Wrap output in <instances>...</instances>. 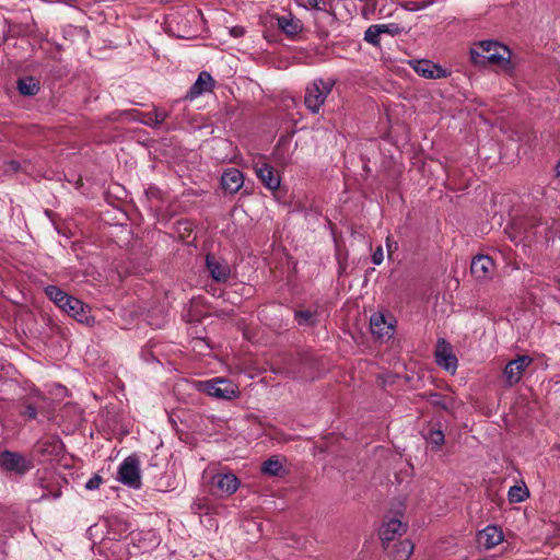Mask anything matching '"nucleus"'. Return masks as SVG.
I'll use <instances>...</instances> for the list:
<instances>
[{
  "instance_id": "f257e3e1",
  "label": "nucleus",
  "mask_w": 560,
  "mask_h": 560,
  "mask_svg": "<svg viewBox=\"0 0 560 560\" xmlns=\"http://www.w3.org/2000/svg\"><path fill=\"white\" fill-rule=\"evenodd\" d=\"M510 49L497 42L483 40L470 48V59L475 65H505L510 61Z\"/></svg>"
},
{
  "instance_id": "f03ea898",
  "label": "nucleus",
  "mask_w": 560,
  "mask_h": 560,
  "mask_svg": "<svg viewBox=\"0 0 560 560\" xmlns=\"http://www.w3.org/2000/svg\"><path fill=\"white\" fill-rule=\"evenodd\" d=\"M196 388L213 398L222 400H232L240 396L238 386L229 378L214 377L207 381H198Z\"/></svg>"
},
{
  "instance_id": "7ed1b4c3",
  "label": "nucleus",
  "mask_w": 560,
  "mask_h": 560,
  "mask_svg": "<svg viewBox=\"0 0 560 560\" xmlns=\"http://www.w3.org/2000/svg\"><path fill=\"white\" fill-rule=\"evenodd\" d=\"M335 82L331 80H315L307 85L304 96V104L312 113L317 114L326 97L330 94Z\"/></svg>"
},
{
  "instance_id": "20e7f679",
  "label": "nucleus",
  "mask_w": 560,
  "mask_h": 560,
  "mask_svg": "<svg viewBox=\"0 0 560 560\" xmlns=\"http://www.w3.org/2000/svg\"><path fill=\"white\" fill-rule=\"evenodd\" d=\"M118 480L133 489L141 487L140 462L135 455L124 459L118 468Z\"/></svg>"
},
{
  "instance_id": "39448f33",
  "label": "nucleus",
  "mask_w": 560,
  "mask_h": 560,
  "mask_svg": "<svg viewBox=\"0 0 560 560\" xmlns=\"http://www.w3.org/2000/svg\"><path fill=\"white\" fill-rule=\"evenodd\" d=\"M0 467L9 472L24 475L33 467V463L21 453L3 451L0 453Z\"/></svg>"
},
{
  "instance_id": "423d86ee",
  "label": "nucleus",
  "mask_w": 560,
  "mask_h": 560,
  "mask_svg": "<svg viewBox=\"0 0 560 560\" xmlns=\"http://www.w3.org/2000/svg\"><path fill=\"white\" fill-rule=\"evenodd\" d=\"M533 363V358L526 354H518L515 359L509 361L503 370V375L508 385L517 384L525 370Z\"/></svg>"
},
{
  "instance_id": "0eeeda50",
  "label": "nucleus",
  "mask_w": 560,
  "mask_h": 560,
  "mask_svg": "<svg viewBox=\"0 0 560 560\" xmlns=\"http://www.w3.org/2000/svg\"><path fill=\"white\" fill-rule=\"evenodd\" d=\"M255 172L264 186L277 196L280 188V174L261 160L255 164Z\"/></svg>"
},
{
  "instance_id": "6e6552de",
  "label": "nucleus",
  "mask_w": 560,
  "mask_h": 560,
  "mask_svg": "<svg viewBox=\"0 0 560 560\" xmlns=\"http://www.w3.org/2000/svg\"><path fill=\"white\" fill-rule=\"evenodd\" d=\"M471 276L479 282L487 281L492 278L494 272V261L488 255H477L470 264Z\"/></svg>"
},
{
  "instance_id": "1a4fd4ad",
  "label": "nucleus",
  "mask_w": 560,
  "mask_h": 560,
  "mask_svg": "<svg viewBox=\"0 0 560 560\" xmlns=\"http://www.w3.org/2000/svg\"><path fill=\"white\" fill-rule=\"evenodd\" d=\"M435 362L439 366L451 373H455L457 369V358L453 353L451 345L444 339H439L435 349Z\"/></svg>"
},
{
  "instance_id": "9d476101",
  "label": "nucleus",
  "mask_w": 560,
  "mask_h": 560,
  "mask_svg": "<svg viewBox=\"0 0 560 560\" xmlns=\"http://www.w3.org/2000/svg\"><path fill=\"white\" fill-rule=\"evenodd\" d=\"M406 532V524L398 518H389L385 521L380 529V538L382 540L384 549H388L396 536H401Z\"/></svg>"
},
{
  "instance_id": "9b49d317",
  "label": "nucleus",
  "mask_w": 560,
  "mask_h": 560,
  "mask_svg": "<svg viewBox=\"0 0 560 560\" xmlns=\"http://www.w3.org/2000/svg\"><path fill=\"white\" fill-rule=\"evenodd\" d=\"M410 63L413 70L425 79H442L448 75L445 69L430 60H416Z\"/></svg>"
},
{
  "instance_id": "f8f14e48",
  "label": "nucleus",
  "mask_w": 560,
  "mask_h": 560,
  "mask_svg": "<svg viewBox=\"0 0 560 560\" xmlns=\"http://www.w3.org/2000/svg\"><path fill=\"white\" fill-rule=\"evenodd\" d=\"M206 265L213 280L217 282L229 280L231 268L225 260L218 259L213 255H207Z\"/></svg>"
},
{
  "instance_id": "ddd939ff",
  "label": "nucleus",
  "mask_w": 560,
  "mask_h": 560,
  "mask_svg": "<svg viewBox=\"0 0 560 560\" xmlns=\"http://www.w3.org/2000/svg\"><path fill=\"white\" fill-rule=\"evenodd\" d=\"M212 483L217 488L219 495H231L240 487L237 477L232 472L217 474L212 479Z\"/></svg>"
},
{
  "instance_id": "4468645a",
  "label": "nucleus",
  "mask_w": 560,
  "mask_h": 560,
  "mask_svg": "<svg viewBox=\"0 0 560 560\" xmlns=\"http://www.w3.org/2000/svg\"><path fill=\"white\" fill-rule=\"evenodd\" d=\"M46 402V397L39 393L36 392L32 395H30L23 402L22 410L20 411L21 416L33 420L36 419L37 413L43 410L44 405Z\"/></svg>"
},
{
  "instance_id": "2eb2a0df",
  "label": "nucleus",
  "mask_w": 560,
  "mask_h": 560,
  "mask_svg": "<svg viewBox=\"0 0 560 560\" xmlns=\"http://www.w3.org/2000/svg\"><path fill=\"white\" fill-rule=\"evenodd\" d=\"M503 540L502 530L494 525H489L480 530L477 535V542L479 547L491 549L498 546Z\"/></svg>"
},
{
  "instance_id": "dca6fc26",
  "label": "nucleus",
  "mask_w": 560,
  "mask_h": 560,
  "mask_svg": "<svg viewBox=\"0 0 560 560\" xmlns=\"http://www.w3.org/2000/svg\"><path fill=\"white\" fill-rule=\"evenodd\" d=\"M67 301L68 303L61 310L79 323L89 324L91 318L89 306L73 296Z\"/></svg>"
},
{
  "instance_id": "f3484780",
  "label": "nucleus",
  "mask_w": 560,
  "mask_h": 560,
  "mask_svg": "<svg viewBox=\"0 0 560 560\" xmlns=\"http://www.w3.org/2000/svg\"><path fill=\"white\" fill-rule=\"evenodd\" d=\"M318 305L313 307H300L294 311V320L300 327H315L319 324Z\"/></svg>"
},
{
  "instance_id": "a211bd4d",
  "label": "nucleus",
  "mask_w": 560,
  "mask_h": 560,
  "mask_svg": "<svg viewBox=\"0 0 560 560\" xmlns=\"http://www.w3.org/2000/svg\"><path fill=\"white\" fill-rule=\"evenodd\" d=\"M244 184V176L237 168L226 170L221 177V185L225 191L234 194L238 191Z\"/></svg>"
},
{
  "instance_id": "6ab92c4d",
  "label": "nucleus",
  "mask_w": 560,
  "mask_h": 560,
  "mask_svg": "<svg viewBox=\"0 0 560 560\" xmlns=\"http://www.w3.org/2000/svg\"><path fill=\"white\" fill-rule=\"evenodd\" d=\"M370 328L372 334L377 338H390L394 334V326L386 322V318L382 313H375L371 316Z\"/></svg>"
},
{
  "instance_id": "aec40b11",
  "label": "nucleus",
  "mask_w": 560,
  "mask_h": 560,
  "mask_svg": "<svg viewBox=\"0 0 560 560\" xmlns=\"http://www.w3.org/2000/svg\"><path fill=\"white\" fill-rule=\"evenodd\" d=\"M213 79L210 73L202 71L199 73L198 79L190 88L189 92L187 93V97L190 100H194L198 97L199 95L211 91L213 86Z\"/></svg>"
},
{
  "instance_id": "412c9836",
  "label": "nucleus",
  "mask_w": 560,
  "mask_h": 560,
  "mask_svg": "<svg viewBox=\"0 0 560 560\" xmlns=\"http://www.w3.org/2000/svg\"><path fill=\"white\" fill-rule=\"evenodd\" d=\"M385 550L393 560H408L413 551V544L409 539H404L389 544Z\"/></svg>"
},
{
  "instance_id": "4be33fe9",
  "label": "nucleus",
  "mask_w": 560,
  "mask_h": 560,
  "mask_svg": "<svg viewBox=\"0 0 560 560\" xmlns=\"http://www.w3.org/2000/svg\"><path fill=\"white\" fill-rule=\"evenodd\" d=\"M303 23L298 18H294L291 12L288 15H282V34L291 39H299L303 32Z\"/></svg>"
},
{
  "instance_id": "5701e85b",
  "label": "nucleus",
  "mask_w": 560,
  "mask_h": 560,
  "mask_svg": "<svg viewBox=\"0 0 560 560\" xmlns=\"http://www.w3.org/2000/svg\"><path fill=\"white\" fill-rule=\"evenodd\" d=\"M47 296L59 307L62 308L72 296L63 292L56 285H48L45 289Z\"/></svg>"
},
{
  "instance_id": "b1692460",
  "label": "nucleus",
  "mask_w": 560,
  "mask_h": 560,
  "mask_svg": "<svg viewBox=\"0 0 560 560\" xmlns=\"http://www.w3.org/2000/svg\"><path fill=\"white\" fill-rule=\"evenodd\" d=\"M18 90L22 95L33 96L39 91L38 82L32 77L20 79Z\"/></svg>"
},
{
  "instance_id": "393cba45",
  "label": "nucleus",
  "mask_w": 560,
  "mask_h": 560,
  "mask_svg": "<svg viewBox=\"0 0 560 560\" xmlns=\"http://www.w3.org/2000/svg\"><path fill=\"white\" fill-rule=\"evenodd\" d=\"M429 402L432 406L439 407L443 410H451L454 405V400L452 397L442 395L440 393H431L429 395Z\"/></svg>"
},
{
  "instance_id": "a878e982",
  "label": "nucleus",
  "mask_w": 560,
  "mask_h": 560,
  "mask_svg": "<svg viewBox=\"0 0 560 560\" xmlns=\"http://www.w3.org/2000/svg\"><path fill=\"white\" fill-rule=\"evenodd\" d=\"M382 31L378 24L370 25L364 32V40L374 47L381 46Z\"/></svg>"
},
{
  "instance_id": "bb28decb",
  "label": "nucleus",
  "mask_w": 560,
  "mask_h": 560,
  "mask_svg": "<svg viewBox=\"0 0 560 560\" xmlns=\"http://www.w3.org/2000/svg\"><path fill=\"white\" fill-rule=\"evenodd\" d=\"M529 492L525 486H512L508 492V498L511 503L523 502L528 498Z\"/></svg>"
},
{
  "instance_id": "cd10ccee",
  "label": "nucleus",
  "mask_w": 560,
  "mask_h": 560,
  "mask_svg": "<svg viewBox=\"0 0 560 560\" xmlns=\"http://www.w3.org/2000/svg\"><path fill=\"white\" fill-rule=\"evenodd\" d=\"M261 472L267 476H278L280 474V462L277 456L270 457L262 464Z\"/></svg>"
},
{
  "instance_id": "c85d7f7f",
  "label": "nucleus",
  "mask_w": 560,
  "mask_h": 560,
  "mask_svg": "<svg viewBox=\"0 0 560 560\" xmlns=\"http://www.w3.org/2000/svg\"><path fill=\"white\" fill-rule=\"evenodd\" d=\"M320 3H324V0H307V4L310 7L320 10V13L316 18L317 21H323L325 23H335V16L330 14L327 10H322Z\"/></svg>"
},
{
  "instance_id": "c756f323",
  "label": "nucleus",
  "mask_w": 560,
  "mask_h": 560,
  "mask_svg": "<svg viewBox=\"0 0 560 560\" xmlns=\"http://www.w3.org/2000/svg\"><path fill=\"white\" fill-rule=\"evenodd\" d=\"M425 439L430 444L435 445L438 447H440L444 444V433L440 429H438V430L431 429L428 432Z\"/></svg>"
},
{
  "instance_id": "7c9ffc66",
  "label": "nucleus",
  "mask_w": 560,
  "mask_h": 560,
  "mask_svg": "<svg viewBox=\"0 0 560 560\" xmlns=\"http://www.w3.org/2000/svg\"><path fill=\"white\" fill-rule=\"evenodd\" d=\"M382 31V34H386L389 36H398L405 32V28L397 23H388V24H378Z\"/></svg>"
},
{
  "instance_id": "2f4dec72",
  "label": "nucleus",
  "mask_w": 560,
  "mask_h": 560,
  "mask_svg": "<svg viewBox=\"0 0 560 560\" xmlns=\"http://www.w3.org/2000/svg\"><path fill=\"white\" fill-rule=\"evenodd\" d=\"M360 1L364 2V7L362 9V13L364 15L375 11L376 4H377V0H360Z\"/></svg>"
},
{
  "instance_id": "473e14b6",
  "label": "nucleus",
  "mask_w": 560,
  "mask_h": 560,
  "mask_svg": "<svg viewBox=\"0 0 560 560\" xmlns=\"http://www.w3.org/2000/svg\"><path fill=\"white\" fill-rule=\"evenodd\" d=\"M102 483V478L97 475L93 476L91 479L88 480L85 483V489L88 490H95L97 489Z\"/></svg>"
},
{
  "instance_id": "72a5a7b5",
  "label": "nucleus",
  "mask_w": 560,
  "mask_h": 560,
  "mask_svg": "<svg viewBox=\"0 0 560 560\" xmlns=\"http://www.w3.org/2000/svg\"><path fill=\"white\" fill-rule=\"evenodd\" d=\"M140 121L150 127H158V124L154 121L152 112L142 114Z\"/></svg>"
},
{
  "instance_id": "f704fd0d",
  "label": "nucleus",
  "mask_w": 560,
  "mask_h": 560,
  "mask_svg": "<svg viewBox=\"0 0 560 560\" xmlns=\"http://www.w3.org/2000/svg\"><path fill=\"white\" fill-rule=\"evenodd\" d=\"M383 260H384V253H383V248H382V246H378V247L374 250V253H373V255H372V262H373L374 265H381V264L383 262Z\"/></svg>"
},
{
  "instance_id": "c9c22d12",
  "label": "nucleus",
  "mask_w": 560,
  "mask_h": 560,
  "mask_svg": "<svg viewBox=\"0 0 560 560\" xmlns=\"http://www.w3.org/2000/svg\"><path fill=\"white\" fill-rule=\"evenodd\" d=\"M152 114L154 116V121L158 124V126L163 124L165 121V119L167 118V113L162 109H155L152 112Z\"/></svg>"
},
{
  "instance_id": "e433bc0d",
  "label": "nucleus",
  "mask_w": 560,
  "mask_h": 560,
  "mask_svg": "<svg viewBox=\"0 0 560 560\" xmlns=\"http://www.w3.org/2000/svg\"><path fill=\"white\" fill-rule=\"evenodd\" d=\"M244 28L242 26H234L230 30V34L234 37H241L244 35Z\"/></svg>"
},
{
  "instance_id": "4c0bfd02",
  "label": "nucleus",
  "mask_w": 560,
  "mask_h": 560,
  "mask_svg": "<svg viewBox=\"0 0 560 560\" xmlns=\"http://www.w3.org/2000/svg\"><path fill=\"white\" fill-rule=\"evenodd\" d=\"M386 247H387V252H388V257L390 258L392 253H393V247L396 248L397 244L395 242H393L389 236L386 238Z\"/></svg>"
},
{
  "instance_id": "58836bf2",
  "label": "nucleus",
  "mask_w": 560,
  "mask_h": 560,
  "mask_svg": "<svg viewBox=\"0 0 560 560\" xmlns=\"http://www.w3.org/2000/svg\"><path fill=\"white\" fill-rule=\"evenodd\" d=\"M285 540V546L288 547H293V545H291L290 542H288V540H292L294 544L299 545L300 544V538H295V537H292V538H285L282 536V541Z\"/></svg>"
},
{
  "instance_id": "ea45409f",
  "label": "nucleus",
  "mask_w": 560,
  "mask_h": 560,
  "mask_svg": "<svg viewBox=\"0 0 560 560\" xmlns=\"http://www.w3.org/2000/svg\"><path fill=\"white\" fill-rule=\"evenodd\" d=\"M528 224H529L532 228H534V226H536V225L540 224V221H539L537 218L532 217V218H529V219H528Z\"/></svg>"
},
{
  "instance_id": "a19ab883",
  "label": "nucleus",
  "mask_w": 560,
  "mask_h": 560,
  "mask_svg": "<svg viewBox=\"0 0 560 560\" xmlns=\"http://www.w3.org/2000/svg\"><path fill=\"white\" fill-rule=\"evenodd\" d=\"M555 171H556V176L560 178V161L557 163Z\"/></svg>"
},
{
  "instance_id": "79ce46f5",
  "label": "nucleus",
  "mask_w": 560,
  "mask_h": 560,
  "mask_svg": "<svg viewBox=\"0 0 560 560\" xmlns=\"http://www.w3.org/2000/svg\"><path fill=\"white\" fill-rule=\"evenodd\" d=\"M328 35V31L327 30H320L319 31V36L320 37H326Z\"/></svg>"
},
{
  "instance_id": "37998d69",
  "label": "nucleus",
  "mask_w": 560,
  "mask_h": 560,
  "mask_svg": "<svg viewBox=\"0 0 560 560\" xmlns=\"http://www.w3.org/2000/svg\"><path fill=\"white\" fill-rule=\"evenodd\" d=\"M59 497H60V492H56V493H54V499H57V498H59Z\"/></svg>"
}]
</instances>
